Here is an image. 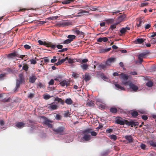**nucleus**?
<instances>
[{"mask_svg": "<svg viewBox=\"0 0 156 156\" xmlns=\"http://www.w3.org/2000/svg\"><path fill=\"white\" fill-rule=\"evenodd\" d=\"M122 83L125 86L129 85L130 89H132L133 91H136L138 89V87L137 86L133 84L130 81H128L126 82L123 81Z\"/></svg>", "mask_w": 156, "mask_h": 156, "instance_id": "f257e3e1", "label": "nucleus"}, {"mask_svg": "<svg viewBox=\"0 0 156 156\" xmlns=\"http://www.w3.org/2000/svg\"><path fill=\"white\" fill-rule=\"evenodd\" d=\"M126 121H128V120L118 116L115 118V122L116 124L120 125H124L125 124L127 125Z\"/></svg>", "mask_w": 156, "mask_h": 156, "instance_id": "f03ea898", "label": "nucleus"}, {"mask_svg": "<svg viewBox=\"0 0 156 156\" xmlns=\"http://www.w3.org/2000/svg\"><path fill=\"white\" fill-rule=\"evenodd\" d=\"M65 128L64 126H60L57 128L54 129L53 130L55 134L62 135L65 134Z\"/></svg>", "mask_w": 156, "mask_h": 156, "instance_id": "7ed1b4c3", "label": "nucleus"}, {"mask_svg": "<svg viewBox=\"0 0 156 156\" xmlns=\"http://www.w3.org/2000/svg\"><path fill=\"white\" fill-rule=\"evenodd\" d=\"M38 42L40 45H44L47 47H51L52 49H55L56 48V45L52 44L51 42L47 43L45 41L43 42L40 40L38 41Z\"/></svg>", "mask_w": 156, "mask_h": 156, "instance_id": "20e7f679", "label": "nucleus"}, {"mask_svg": "<svg viewBox=\"0 0 156 156\" xmlns=\"http://www.w3.org/2000/svg\"><path fill=\"white\" fill-rule=\"evenodd\" d=\"M6 95L4 93L0 94V101L4 102H9L10 100V98H9L6 99Z\"/></svg>", "mask_w": 156, "mask_h": 156, "instance_id": "39448f33", "label": "nucleus"}, {"mask_svg": "<svg viewBox=\"0 0 156 156\" xmlns=\"http://www.w3.org/2000/svg\"><path fill=\"white\" fill-rule=\"evenodd\" d=\"M59 82H60L59 84L62 87H64L65 86H67L70 85V81L68 80H61Z\"/></svg>", "mask_w": 156, "mask_h": 156, "instance_id": "423d86ee", "label": "nucleus"}, {"mask_svg": "<svg viewBox=\"0 0 156 156\" xmlns=\"http://www.w3.org/2000/svg\"><path fill=\"white\" fill-rule=\"evenodd\" d=\"M148 52H143L139 54L138 55V58L140 63L143 61V58H145L146 55L148 53Z\"/></svg>", "mask_w": 156, "mask_h": 156, "instance_id": "0eeeda50", "label": "nucleus"}, {"mask_svg": "<svg viewBox=\"0 0 156 156\" xmlns=\"http://www.w3.org/2000/svg\"><path fill=\"white\" fill-rule=\"evenodd\" d=\"M116 58H108L105 62V64L108 66H111V63L115 62V61Z\"/></svg>", "mask_w": 156, "mask_h": 156, "instance_id": "6e6552de", "label": "nucleus"}, {"mask_svg": "<svg viewBox=\"0 0 156 156\" xmlns=\"http://www.w3.org/2000/svg\"><path fill=\"white\" fill-rule=\"evenodd\" d=\"M57 105L53 103H52L51 104H49L48 107V108L50 109L51 110H54L56 109L57 108Z\"/></svg>", "mask_w": 156, "mask_h": 156, "instance_id": "1a4fd4ad", "label": "nucleus"}, {"mask_svg": "<svg viewBox=\"0 0 156 156\" xmlns=\"http://www.w3.org/2000/svg\"><path fill=\"white\" fill-rule=\"evenodd\" d=\"M20 57V55H18L16 53V52H13L10 53L8 54V57L9 58H13L14 57Z\"/></svg>", "mask_w": 156, "mask_h": 156, "instance_id": "9d476101", "label": "nucleus"}, {"mask_svg": "<svg viewBox=\"0 0 156 156\" xmlns=\"http://www.w3.org/2000/svg\"><path fill=\"white\" fill-rule=\"evenodd\" d=\"M107 65L105 63V64L102 63L100 64L98 67V69L99 70H101L102 69L104 70H105L107 68Z\"/></svg>", "mask_w": 156, "mask_h": 156, "instance_id": "9b49d317", "label": "nucleus"}, {"mask_svg": "<svg viewBox=\"0 0 156 156\" xmlns=\"http://www.w3.org/2000/svg\"><path fill=\"white\" fill-rule=\"evenodd\" d=\"M127 125L128 126H131L132 127H133V126H137L139 124V123L138 122H135L133 121H131V122H129L126 121Z\"/></svg>", "mask_w": 156, "mask_h": 156, "instance_id": "f8f14e48", "label": "nucleus"}, {"mask_svg": "<svg viewBox=\"0 0 156 156\" xmlns=\"http://www.w3.org/2000/svg\"><path fill=\"white\" fill-rule=\"evenodd\" d=\"M51 121L49 120L47 118H46L44 121V123L46 125L48 126L49 128H51L52 127V125L50 123Z\"/></svg>", "mask_w": 156, "mask_h": 156, "instance_id": "ddd939ff", "label": "nucleus"}, {"mask_svg": "<svg viewBox=\"0 0 156 156\" xmlns=\"http://www.w3.org/2000/svg\"><path fill=\"white\" fill-rule=\"evenodd\" d=\"M80 66L83 71L87 70L89 66V65L87 63H82L80 64Z\"/></svg>", "mask_w": 156, "mask_h": 156, "instance_id": "4468645a", "label": "nucleus"}, {"mask_svg": "<svg viewBox=\"0 0 156 156\" xmlns=\"http://www.w3.org/2000/svg\"><path fill=\"white\" fill-rule=\"evenodd\" d=\"M145 39L143 38H137L134 41V43L136 44H140L142 43Z\"/></svg>", "mask_w": 156, "mask_h": 156, "instance_id": "2eb2a0df", "label": "nucleus"}, {"mask_svg": "<svg viewBox=\"0 0 156 156\" xmlns=\"http://www.w3.org/2000/svg\"><path fill=\"white\" fill-rule=\"evenodd\" d=\"M126 16L125 15H122L119 16L117 19V21L118 22L117 23H119L123 21L125 18Z\"/></svg>", "mask_w": 156, "mask_h": 156, "instance_id": "dca6fc26", "label": "nucleus"}, {"mask_svg": "<svg viewBox=\"0 0 156 156\" xmlns=\"http://www.w3.org/2000/svg\"><path fill=\"white\" fill-rule=\"evenodd\" d=\"M124 138L129 143H131L133 142V139L131 135H126L124 136Z\"/></svg>", "mask_w": 156, "mask_h": 156, "instance_id": "f3484780", "label": "nucleus"}, {"mask_svg": "<svg viewBox=\"0 0 156 156\" xmlns=\"http://www.w3.org/2000/svg\"><path fill=\"white\" fill-rule=\"evenodd\" d=\"M79 11H80L77 14L78 15L76 16H81L83 15V14L84 13H88L89 12L88 11H86L82 9H80Z\"/></svg>", "mask_w": 156, "mask_h": 156, "instance_id": "a211bd4d", "label": "nucleus"}, {"mask_svg": "<svg viewBox=\"0 0 156 156\" xmlns=\"http://www.w3.org/2000/svg\"><path fill=\"white\" fill-rule=\"evenodd\" d=\"M25 123L23 122H19L17 123L16 125V126L19 128H21L24 126Z\"/></svg>", "mask_w": 156, "mask_h": 156, "instance_id": "6ab92c4d", "label": "nucleus"}, {"mask_svg": "<svg viewBox=\"0 0 156 156\" xmlns=\"http://www.w3.org/2000/svg\"><path fill=\"white\" fill-rule=\"evenodd\" d=\"M121 78L124 80H127L128 79L129 76L126 74L124 73H121L119 74Z\"/></svg>", "mask_w": 156, "mask_h": 156, "instance_id": "aec40b11", "label": "nucleus"}, {"mask_svg": "<svg viewBox=\"0 0 156 156\" xmlns=\"http://www.w3.org/2000/svg\"><path fill=\"white\" fill-rule=\"evenodd\" d=\"M75 32L77 35H79L80 36L82 37H84V33L82 31H80L78 30H75Z\"/></svg>", "mask_w": 156, "mask_h": 156, "instance_id": "412c9836", "label": "nucleus"}, {"mask_svg": "<svg viewBox=\"0 0 156 156\" xmlns=\"http://www.w3.org/2000/svg\"><path fill=\"white\" fill-rule=\"evenodd\" d=\"M148 144L150 145L153 147H156V142L153 140H150L149 141Z\"/></svg>", "mask_w": 156, "mask_h": 156, "instance_id": "4be33fe9", "label": "nucleus"}, {"mask_svg": "<svg viewBox=\"0 0 156 156\" xmlns=\"http://www.w3.org/2000/svg\"><path fill=\"white\" fill-rule=\"evenodd\" d=\"M91 136L90 135L85 134L83 136V139L85 141H87L90 140Z\"/></svg>", "mask_w": 156, "mask_h": 156, "instance_id": "5701e85b", "label": "nucleus"}, {"mask_svg": "<svg viewBox=\"0 0 156 156\" xmlns=\"http://www.w3.org/2000/svg\"><path fill=\"white\" fill-rule=\"evenodd\" d=\"M91 79L90 76L88 73H86L85 74L84 80L85 81H87Z\"/></svg>", "mask_w": 156, "mask_h": 156, "instance_id": "b1692460", "label": "nucleus"}, {"mask_svg": "<svg viewBox=\"0 0 156 156\" xmlns=\"http://www.w3.org/2000/svg\"><path fill=\"white\" fill-rule=\"evenodd\" d=\"M37 79V78L35 76H33L30 77L29 81L30 82L33 83H34Z\"/></svg>", "mask_w": 156, "mask_h": 156, "instance_id": "393cba45", "label": "nucleus"}, {"mask_svg": "<svg viewBox=\"0 0 156 156\" xmlns=\"http://www.w3.org/2000/svg\"><path fill=\"white\" fill-rule=\"evenodd\" d=\"M19 79L18 81L21 83H22L24 82V78L23 75L22 74H20L19 75Z\"/></svg>", "mask_w": 156, "mask_h": 156, "instance_id": "a878e982", "label": "nucleus"}, {"mask_svg": "<svg viewBox=\"0 0 156 156\" xmlns=\"http://www.w3.org/2000/svg\"><path fill=\"white\" fill-rule=\"evenodd\" d=\"M55 101H58V102L61 103L62 105H63L64 104V100H62L61 98L58 97H57L55 99Z\"/></svg>", "mask_w": 156, "mask_h": 156, "instance_id": "bb28decb", "label": "nucleus"}, {"mask_svg": "<svg viewBox=\"0 0 156 156\" xmlns=\"http://www.w3.org/2000/svg\"><path fill=\"white\" fill-rule=\"evenodd\" d=\"M154 85V83L152 81L149 80L146 83V85L149 87H152Z\"/></svg>", "mask_w": 156, "mask_h": 156, "instance_id": "cd10ccee", "label": "nucleus"}, {"mask_svg": "<svg viewBox=\"0 0 156 156\" xmlns=\"http://www.w3.org/2000/svg\"><path fill=\"white\" fill-rule=\"evenodd\" d=\"M131 114L133 117L135 118L138 115V113L137 111H133L131 112Z\"/></svg>", "mask_w": 156, "mask_h": 156, "instance_id": "c85d7f7f", "label": "nucleus"}, {"mask_svg": "<svg viewBox=\"0 0 156 156\" xmlns=\"http://www.w3.org/2000/svg\"><path fill=\"white\" fill-rule=\"evenodd\" d=\"M65 102L68 105H71L72 104L73 101L71 99L69 98L66 99L65 101Z\"/></svg>", "mask_w": 156, "mask_h": 156, "instance_id": "c756f323", "label": "nucleus"}, {"mask_svg": "<svg viewBox=\"0 0 156 156\" xmlns=\"http://www.w3.org/2000/svg\"><path fill=\"white\" fill-rule=\"evenodd\" d=\"M110 111L112 113H115L117 112V110L115 107H112L111 108Z\"/></svg>", "mask_w": 156, "mask_h": 156, "instance_id": "7c9ffc66", "label": "nucleus"}, {"mask_svg": "<svg viewBox=\"0 0 156 156\" xmlns=\"http://www.w3.org/2000/svg\"><path fill=\"white\" fill-rule=\"evenodd\" d=\"M87 106L90 107H93L94 105V104L92 101L88 102L86 104Z\"/></svg>", "mask_w": 156, "mask_h": 156, "instance_id": "2f4dec72", "label": "nucleus"}, {"mask_svg": "<svg viewBox=\"0 0 156 156\" xmlns=\"http://www.w3.org/2000/svg\"><path fill=\"white\" fill-rule=\"evenodd\" d=\"M74 1V0H65L62 2V3L63 4H68L73 2Z\"/></svg>", "mask_w": 156, "mask_h": 156, "instance_id": "473e14b6", "label": "nucleus"}, {"mask_svg": "<svg viewBox=\"0 0 156 156\" xmlns=\"http://www.w3.org/2000/svg\"><path fill=\"white\" fill-rule=\"evenodd\" d=\"M37 59V58L35 57L34 58H33L30 60V62L31 64H35L37 63L36 60Z\"/></svg>", "mask_w": 156, "mask_h": 156, "instance_id": "72a5a7b5", "label": "nucleus"}, {"mask_svg": "<svg viewBox=\"0 0 156 156\" xmlns=\"http://www.w3.org/2000/svg\"><path fill=\"white\" fill-rule=\"evenodd\" d=\"M89 9L90 10L95 11L97 9V7L96 6H93L90 5V6H89Z\"/></svg>", "mask_w": 156, "mask_h": 156, "instance_id": "f704fd0d", "label": "nucleus"}, {"mask_svg": "<svg viewBox=\"0 0 156 156\" xmlns=\"http://www.w3.org/2000/svg\"><path fill=\"white\" fill-rule=\"evenodd\" d=\"M77 61L80 63L82 62L83 63H86L88 61V60L87 59H84L82 60H81L80 59H78L77 60Z\"/></svg>", "mask_w": 156, "mask_h": 156, "instance_id": "c9c22d12", "label": "nucleus"}, {"mask_svg": "<svg viewBox=\"0 0 156 156\" xmlns=\"http://www.w3.org/2000/svg\"><path fill=\"white\" fill-rule=\"evenodd\" d=\"M67 37L69 39L72 40V41L75 38L76 36L75 35H69Z\"/></svg>", "mask_w": 156, "mask_h": 156, "instance_id": "e433bc0d", "label": "nucleus"}, {"mask_svg": "<svg viewBox=\"0 0 156 156\" xmlns=\"http://www.w3.org/2000/svg\"><path fill=\"white\" fill-rule=\"evenodd\" d=\"M29 67L27 64H25L22 67V69L25 71H27L28 70Z\"/></svg>", "mask_w": 156, "mask_h": 156, "instance_id": "4c0bfd02", "label": "nucleus"}, {"mask_svg": "<svg viewBox=\"0 0 156 156\" xmlns=\"http://www.w3.org/2000/svg\"><path fill=\"white\" fill-rule=\"evenodd\" d=\"M108 136L111 139L113 140H115L117 139V136L115 135L112 134Z\"/></svg>", "mask_w": 156, "mask_h": 156, "instance_id": "58836bf2", "label": "nucleus"}, {"mask_svg": "<svg viewBox=\"0 0 156 156\" xmlns=\"http://www.w3.org/2000/svg\"><path fill=\"white\" fill-rule=\"evenodd\" d=\"M52 97V96H50L48 94H44L43 95L44 98L45 100L49 99L50 98Z\"/></svg>", "mask_w": 156, "mask_h": 156, "instance_id": "ea45409f", "label": "nucleus"}, {"mask_svg": "<svg viewBox=\"0 0 156 156\" xmlns=\"http://www.w3.org/2000/svg\"><path fill=\"white\" fill-rule=\"evenodd\" d=\"M92 129H87L83 131V133H91Z\"/></svg>", "mask_w": 156, "mask_h": 156, "instance_id": "a19ab883", "label": "nucleus"}, {"mask_svg": "<svg viewBox=\"0 0 156 156\" xmlns=\"http://www.w3.org/2000/svg\"><path fill=\"white\" fill-rule=\"evenodd\" d=\"M72 41V40H69V39H66V40H65L64 41L63 43L64 44H67L70 43V42H71Z\"/></svg>", "mask_w": 156, "mask_h": 156, "instance_id": "79ce46f5", "label": "nucleus"}, {"mask_svg": "<svg viewBox=\"0 0 156 156\" xmlns=\"http://www.w3.org/2000/svg\"><path fill=\"white\" fill-rule=\"evenodd\" d=\"M22 83L20 82V81H18V80H16V89H17V88H19L20 87V83Z\"/></svg>", "mask_w": 156, "mask_h": 156, "instance_id": "37998d69", "label": "nucleus"}, {"mask_svg": "<svg viewBox=\"0 0 156 156\" xmlns=\"http://www.w3.org/2000/svg\"><path fill=\"white\" fill-rule=\"evenodd\" d=\"M58 18V16H53L48 18V20H53L57 19Z\"/></svg>", "mask_w": 156, "mask_h": 156, "instance_id": "c03bdc74", "label": "nucleus"}, {"mask_svg": "<svg viewBox=\"0 0 156 156\" xmlns=\"http://www.w3.org/2000/svg\"><path fill=\"white\" fill-rule=\"evenodd\" d=\"M156 36V32H153L151 34H149V37H154Z\"/></svg>", "mask_w": 156, "mask_h": 156, "instance_id": "a18cd8bd", "label": "nucleus"}, {"mask_svg": "<svg viewBox=\"0 0 156 156\" xmlns=\"http://www.w3.org/2000/svg\"><path fill=\"white\" fill-rule=\"evenodd\" d=\"M119 24V23H116L115 24L112 25L110 26V28L113 30L116 27V25Z\"/></svg>", "mask_w": 156, "mask_h": 156, "instance_id": "49530a36", "label": "nucleus"}, {"mask_svg": "<svg viewBox=\"0 0 156 156\" xmlns=\"http://www.w3.org/2000/svg\"><path fill=\"white\" fill-rule=\"evenodd\" d=\"M113 131V130L112 129L110 128L108 129H107L106 130V133H112Z\"/></svg>", "mask_w": 156, "mask_h": 156, "instance_id": "de8ad7c7", "label": "nucleus"}, {"mask_svg": "<svg viewBox=\"0 0 156 156\" xmlns=\"http://www.w3.org/2000/svg\"><path fill=\"white\" fill-rule=\"evenodd\" d=\"M70 114H69V111H67L65 112L64 116L65 117H67L69 116Z\"/></svg>", "mask_w": 156, "mask_h": 156, "instance_id": "09e8293b", "label": "nucleus"}, {"mask_svg": "<svg viewBox=\"0 0 156 156\" xmlns=\"http://www.w3.org/2000/svg\"><path fill=\"white\" fill-rule=\"evenodd\" d=\"M57 61V59H56V57L55 56L53 57V58L51 60V62L52 63H54Z\"/></svg>", "mask_w": 156, "mask_h": 156, "instance_id": "8fccbe9b", "label": "nucleus"}, {"mask_svg": "<svg viewBox=\"0 0 156 156\" xmlns=\"http://www.w3.org/2000/svg\"><path fill=\"white\" fill-rule=\"evenodd\" d=\"M5 76V74H0V80H4V77Z\"/></svg>", "mask_w": 156, "mask_h": 156, "instance_id": "3c124183", "label": "nucleus"}, {"mask_svg": "<svg viewBox=\"0 0 156 156\" xmlns=\"http://www.w3.org/2000/svg\"><path fill=\"white\" fill-rule=\"evenodd\" d=\"M152 44H154L156 43V39L155 38H153L150 41Z\"/></svg>", "mask_w": 156, "mask_h": 156, "instance_id": "603ef678", "label": "nucleus"}, {"mask_svg": "<svg viewBox=\"0 0 156 156\" xmlns=\"http://www.w3.org/2000/svg\"><path fill=\"white\" fill-rule=\"evenodd\" d=\"M70 23L68 22H65L62 23V26H69L70 25Z\"/></svg>", "mask_w": 156, "mask_h": 156, "instance_id": "864d4df0", "label": "nucleus"}, {"mask_svg": "<svg viewBox=\"0 0 156 156\" xmlns=\"http://www.w3.org/2000/svg\"><path fill=\"white\" fill-rule=\"evenodd\" d=\"M43 59L44 62L45 63H48L49 62V59L47 57L44 58Z\"/></svg>", "mask_w": 156, "mask_h": 156, "instance_id": "5fc2aeb1", "label": "nucleus"}, {"mask_svg": "<svg viewBox=\"0 0 156 156\" xmlns=\"http://www.w3.org/2000/svg\"><path fill=\"white\" fill-rule=\"evenodd\" d=\"M24 48L27 49H29L30 48L31 46L28 44H26L24 46Z\"/></svg>", "mask_w": 156, "mask_h": 156, "instance_id": "6e6d98bb", "label": "nucleus"}, {"mask_svg": "<svg viewBox=\"0 0 156 156\" xmlns=\"http://www.w3.org/2000/svg\"><path fill=\"white\" fill-rule=\"evenodd\" d=\"M140 147L143 150H145L146 148V146L145 144H141Z\"/></svg>", "mask_w": 156, "mask_h": 156, "instance_id": "4d7b16f0", "label": "nucleus"}, {"mask_svg": "<svg viewBox=\"0 0 156 156\" xmlns=\"http://www.w3.org/2000/svg\"><path fill=\"white\" fill-rule=\"evenodd\" d=\"M54 83V81L53 79H51L50 81L48 82V84L49 85H52Z\"/></svg>", "mask_w": 156, "mask_h": 156, "instance_id": "13d9d810", "label": "nucleus"}, {"mask_svg": "<svg viewBox=\"0 0 156 156\" xmlns=\"http://www.w3.org/2000/svg\"><path fill=\"white\" fill-rule=\"evenodd\" d=\"M91 135L93 136H96L97 135V133L94 131H91Z\"/></svg>", "mask_w": 156, "mask_h": 156, "instance_id": "bf43d9fd", "label": "nucleus"}, {"mask_svg": "<svg viewBox=\"0 0 156 156\" xmlns=\"http://www.w3.org/2000/svg\"><path fill=\"white\" fill-rule=\"evenodd\" d=\"M126 31L125 28H124V27L123 28L120 30V32L122 34L124 33Z\"/></svg>", "mask_w": 156, "mask_h": 156, "instance_id": "052dcab7", "label": "nucleus"}, {"mask_svg": "<svg viewBox=\"0 0 156 156\" xmlns=\"http://www.w3.org/2000/svg\"><path fill=\"white\" fill-rule=\"evenodd\" d=\"M56 45V48L57 47L58 49H61L62 48L63 46L62 45Z\"/></svg>", "mask_w": 156, "mask_h": 156, "instance_id": "680f3d73", "label": "nucleus"}, {"mask_svg": "<svg viewBox=\"0 0 156 156\" xmlns=\"http://www.w3.org/2000/svg\"><path fill=\"white\" fill-rule=\"evenodd\" d=\"M151 69L152 71H155L156 70V66L154 65H153L151 68Z\"/></svg>", "mask_w": 156, "mask_h": 156, "instance_id": "e2e57ef3", "label": "nucleus"}, {"mask_svg": "<svg viewBox=\"0 0 156 156\" xmlns=\"http://www.w3.org/2000/svg\"><path fill=\"white\" fill-rule=\"evenodd\" d=\"M68 49L66 48H63L61 50H59L58 51L60 52H63L67 51Z\"/></svg>", "mask_w": 156, "mask_h": 156, "instance_id": "0e129e2a", "label": "nucleus"}, {"mask_svg": "<svg viewBox=\"0 0 156 156\" xmlns=\"http://www.w3.org/2000/svg\"><path fill=\"white\" fill-rule=\"evenodd\" d=\"M142 118L144 120H146L147 119L148 117L146 115H143L142 116Z\"/></svg>", "mask_w": 156, "mask_h": 156, "instance_id": "69168bd1", "label": "nucleus"}, {"mask_svg": "<svg viewBox=\"0 0 156 156\" xmlns=\"http://www.w3.org/2000/svg\"><path fill=\"white\" fill-rule=\"evenodd\" d=\"M34 96V94L30 93L29 94V95L28 96V97L30 98H32Z\"/></svg>", "mask_w": 156, "mask_h": 156, "instance_id": "338daca9", "label": "nucleus"}, {"mask_svg": "<svg viewBox=\"0 0 156 156\" xmlns=\"http://www.w3.org/2000/svg\"><path fill=\"white\" fill-rule=\"evenodd\" d=\"M151 27V25L150 24H147L145 26L146 29H147Z\"/></svg>", "mask_w": 156, "mask_h": 156, "instance_id": "774afa93", "label": "nucleus"}]
</instances>
